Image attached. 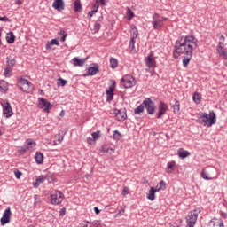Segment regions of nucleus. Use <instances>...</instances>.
Here are the masks:
<instances>
[{
	"label": "nucleus",
	"mask_w": 227,
	"mask_h": 227,
	"mask_svg": "<svg viewBox=\"0 0 227 227\" xmlns=\"http://www.w3.org/2000/svg\"><path fill=\"white\" fill-rule=\"evenodd\" d=\"M198 47V39L193 35L180 36L175 44V49L177 51H188L192 52Z\"/></svg>",
	"instance_id": "obj_1"
},
{
	"label": "nucleus",
	"mask_w": 227,
	"mask_h": 227,
	"mask_svg": "<svg viewBox=\"0 0 227 227\" xmlns=\"http://www.w3.org/2000/svg\"><path fill=\"white\" fill-rule=\"evenodd\" d=\"M180 54H185L186 57H183V67H187L189 66V63H191V59H192V51H179L176 48L173 51V58L175 59H178L180 58Z\"/></svg>",
	"instance_id": "obj_2"
},
{
	"label": "nucleus",
	"mask_w": 227,
	"mask_h": 227,
	"mask_svg": "<svg viewBox=\"0 0 227 227\" xmlns=\"http://www.w3.org/2000/svg\"><path fill=\"white\" fill-rule=\"evenodd\" d=\"M199 116L201 118L205 127H212V125H215V122L217 121L215 113L214 111L209 112V114L207 113H200Z\"/></svg>",
	"instance_id": "obj_3"
},
{
	"label": "nucleus",
	"mask_w": 227,
	"mask_h": 227,
	"mask_svg": "<svg viewBox=\"0 0 227 227\" xmlns=\"http://www.w3.org/2000/svg\"><path fill=\"white\" fill-rule=\"evenodd\" d=\"M18 88H20L21 91H24V93H33L35 85H33V83H31V82L28 80L20 78L18 81Z\"/></svg>",
	"instance_id": "obj_4"
},
{
	"label": "nucleus",
	"mask_w": 227,
	"mask_h": 227,
	"mask_svg": "<svg viewBox=\"0 0 227 227\" xmlns=\"http://www.w3.org/2000/svg\"><path fill=\"white\" fill-rule=\"evenodd\" d=\"M215 173L217 170L214 167H207L201 171V177L204 180H214L215 178Z\"/></svg>",
	"instance_id": "obj_5"
},
{
	"label": "nucleus",
	"mask_w": 227,
	"mask_h": 227,
	"mask_svg": "<svg viewBox=\"0 0 227 227\" xmlns=\"http://www.w3.org/2000/svg\"><path fill=\"white\" fill-rule=\"evenodd\" d=\"M143 106L145 107L147 114H149L150 115L154 114L155 103L150 98H146L143 101Z\"/></svg>",
	"instance_id": "obj_6"
},
{
	"label": "nucleus",
	"mask_w": 227,
	"mask_h": 227,
	"mask_svg": "<svg viewBox=\"0 0 227 227\" xmlns=\"http://www.w3.org/2000/svg\"><path fill=\"white\" fill-rule=\"evenodd\" d=\"M198 221V211L193 210L186 217V227H194V224H196V222Z\"/></svg>",
	"instance_id": "obj_7"
},
{
	"label": "nucleus",
	"mask_w": 227,
	"mask_h": 227,
	"mask_svg": "<svg viewBox=\"0 0 227 227\" xmlns=\"http://www.w3.org/2000/svg\"><path fill=\"white\" fill-rule=\"evenodd\" d=\"M63 202V192L56 190L55 193L51 195V205H61Z\"/></svg>",
	"instance_id": "obj_8"
},
{
	"label": "nucleus",
	"mask_w": 227,
	"mask_h": 227,
	"mask_svg": "<svg viewBox=\"0 0 227 227\" xmlns=\"http://www.w3.org/2000/svg\"><path fill=\"white\" fill-rule=\"evenodd\" d=\"M38 100H39L38 107H40L41 109H43L45 113H49V109H51L52 107V105L51 104V102L47 101L43 98H39Z\"/></svg>",
	"instance_id": "obj_9"
},
{
	"label": "nucleus",
	"mask_w": 227,
	"mask_h": 227,
	"mask_svg": "<svg viewBox=\"0 0 227 227\" xmlns=\"http://www.w3.org/2000/svg\"><path fill=\"white\" fill-rule=\"evenodd\" d=\"M158 114H156V118L159 120L168 113V104L160 101L158 106Z\"/></svg>",
	"instance_id": "obj_10"
},
{
	"label": "nucleus",
	"mask_w": 227,
	"mask_h": 227,
	"mask_svg": "<svg viewBox=\"0 0 227 227\" xmlns=\"http://www.w3.org/2000/svg\"><path fill=\"white\" fill-rule=\"evenodd\" d=\"M11 217H12V209L8 207L7 209L4 210L3 216L0 220L2 226H4V224H8V223H10Z\"/></svg>",
	"instance_id": "obj_11"
},
{
	"label": "nucleus",
	"mask_w": 227,
	"mask_h": 227,
	"mask_svg": "<svg viewBox=\"0 0 227 227\" xmlns=\"http://www.w3.org/2000/svg\"><path fill=\"white\" fill-rule=\"evenodd\" d=\"M114 114L118 121H124V120H127V108H123L122 110L115 108Z\"/></svg>",
	"instance_id": "obj_12"
},
{
	"label": "nucleus",
	"mask_w": 227,
	"mask_h": 227,
	"mask_svg": "<svg viewBox=\"0 0 227 227\" xmlns=\"http://www.w3.org/2000/svg\"><path fill=\"white\" fill-rule=\"evenodd\" d=\"M153 24L154 29H160V27L164 26L163 20H160L159 14L157 13L153 14Z\"/></svg>",
	"instance_id": "obj_13"
},
{
	"label": "nucleus",
	"mask_w": 227,
	"mask_h": 227,
	"mask_svg": "<svg viewBox=\"0 0 227 227\" xmlns=\"http://www.w3.org/2000/svg\"><path fill=\"white\" fill-rule=\"evenodd\" d=\"M121 83L122 84V86H124L126 90L129 88H133V86L136 85V82H134L132 79L129 77H122L121 79Z\"/></svg>",
	"instance_id": "obj_14"
},
{
	"label": "nucleus",
	"mask_w": 227,
	"mask_h": 227,
	"mask_svg": "<svg viewBox=\"0 0 227 227\" xmlns=\"http://www.w3.org/2000/svg\"><path fill=\"white\" fill-rule=\"evenodd\" d=\"M52 8L57 12H62V10H65V2L63 0H55L52 4Z\"/></svg>",
	"instance_id": "obj_15"
},
{
	"label": "nucleus",
	"mask_w": 227,
	"mask_h": 227,
	"mask_svg": "<svg viewBox=\"0 0 227 227\" xmlns=\"http://www.w3.org/2000/svg\"><path fill=\"white\" fill-rule=\"evenodd\" d=\"M100 72V69L98 67V65H95L94 67H90L88 68V74H83V77H88V75H97Z\"/></svg>",
	"instance_id": "obj_16"
},
{
	"label": "nucleus",
	"mask_w": 227,
	"mask_h": 227,
	"mask_svg": "<svg viewBox=\"0 0 227 227\" xmlns=\"http://www.w3.org/2000/svg\"><path fill=\"white\" fill-rule=\"evenodd\" d=\"M4 114L5 118H10L13 114V110L12 109V106L8 102L4 106Z\"/></svg>",
	"instance_id": "obj_17"
},
{
	"label": "nucleus",
	"mask_w": 227,
	"mask_h": 227,
	"mask_svg": "<svg viewBox=\"0 0 227 227\" xmlns=\"http://www.w3.org/2000/svg\"><path fill=\"white\" fill-rule=\"evenodd\" d=\"M88 60V57L85 59H79L77 57H74L72 61H73V65L74 67H84V63H86V61Z\"/></svg>",
	"instance_id": "obj_18"
},
{
	"label": "nucleus",
	"mask_w": 227,
	"mask_h": 227,
	"mask_svg": "<svg viewBox=\"0 0 227 227\" xmlns=\"http://www.w3.org/2000/svg\"><path fill=\"white\" fill-rule=\"evenodd\" d=\"M157 62L155 61V59H153V58H152V55H149L146 59H145V65L146 67H148V68H155Z\"/></svg>",
	"instance_id": "obj_19"
},
{
	"label": "nucleus",
	"mask_w": 227,
	"mask_h": 227,
	"mask_svg": "<svg viewBox=\"0 0 227 227\" xmlns=\"http://www.w3.org/2000/svg\"><path fill=\"white\" fill-rule=\"evenodd\" d=\"M177 155L179 159H187V157L191 156V153L189 151H185L184 148H179L177 151Z\"/></svg>",
	"instance_id": "obj_20"
},
{
	"label": "nucleus",
	"mask_w": 227,
	"mask_h": 227,
	"mask_svg": "<svg viewBox=\"0 0 227 227\" xmlns=\"http://www.w3.org/2000/svg\"><path fill=\"white\" fill-rule=\"evenodd\" d=\"M209 226L213 227H224V222L223 220L219 219L217 220L216 218H214L209 222Z\"/></svg>",
	"instance_id": "obj_21"
},
{
	"label": "nucleus",
	"mask_w": 227,
	"mask_h": 227,
	"mask_svg": "<svg viewBox=\"0 0 227 227\" xmlns=\"http://www.w3.org/2000/svg\"><path fill=\"white\" fill-rule=\"evenodd\" d=\"M175 166H176V163L175 162V160L168 162L167 168H166V173H168V175H171V173L175 171Z\"/></svg>",
	"instance_id": "obj_22"
},
{
	"label": "nucleus",
	"mask_w": 227,
	"mask_h": 227,
	"mask_svg": "<svg viewBox=\"0 0 227 227\" xmlns=\"http://www.w3.org/2000/svg\"><path fill=\"white\" fill-rule=\"evenodd\" d=\"M74 4L75 13H81V12H82V4H81V0H74Z\"/></svg>",
	"instance_id": "obj_23"
},
{
	"label": "nucleus",
	"mask_w": 227,
	"mask_h": 227,
	"mask_svg": "<svg viewBox=\"0 0 227 227\" xmlns=\"http://www.w3.org/2000/svg\"><path fill=\"white\" fill-rule=\"evenodd\" d=\"M46 178H47V177L44 176L43 175L39 176L36 178V182L34 183V187H35V189H37V187H39L41 184H43V182H45V179H46Z\"/></svg>",
	"instance_id": "obj_24"
},
{
	"label": "nucleus",
	"mask_w": 227,
	"mask_h": 227,
	"mask_svg": "<svg viewBox=\"0 0 227 227\" xmlns=\"http://www.w3.org/2000/svg\"><path fill=\"white\" fill-rule=\"evenodd\" d=\"M114 90H116V82L113 80L112 85L106 91V95H114Z\"/></svg>",
	"instance_id": "obj_25"
},
{
	"label": "nucleus",
	"mask_w": 227,
	"mask_h": 227,
	"mask_svg": "<svg viewBox=\"0 0 227 227\" xmlns=\"http://www.w3.org/2000/svg\"><path fill=\"white\" fill-rule=\"evenodd\" d=\"M6 63H7V67H9L10 68H13L17 61L15 60V59L12 58V56H8L6 58Z\"/></svg>",
	"instance_id": "obj_26"
},
{
	"label": "nucleus",
	"mask_w": 227,
	"mask_h": 227,
	"mask_svg": "<svg viewBox=\"0 0 227 227\" xmlns=\"http://www.w3.org/2000/svg\"><path fill=\"white\" fill-rule=\"evenodd\" d=\"M36 164H43V154L42 153H36L35 155Z\"/></svg>",
	"instance_id": "obj_27"
},
{
	"label": "nucleus",
	"mask_w": 227,
	"mask_h": 227,
	"mask_svg": "<svg viewBox=\"0 0 227 227\" xmlns=\"http://www.w3.org/2000/svg\"><path fill=\"white\" fill-rule=\"evenodd\" d=\"M52 45L59 46V41H58V39H52L51 43H48L46 44V51H51V49L52 48Z\"/></svg>",
	"instance_id": "obj_28"
},
{
	"label": "nucleus",
	"mask_w": 227,
	"mask_h": 227,
	"mask_svg": "<svg viewBox=\"0 0 227 227\" xmlns=\"http://www.w3.org/2000/svg\"><path fill=\"white\" fill-rule=\"evenodd\" d=\"M7 43H15V35L13 32H9L6 35Z\"/></svg>",
	"instance_id": "obj_29"
},
{
	"label": "nucleus",
	"mask_w": 227,
	"mask_h": 227,
	"mask_svg": "<svg viewBox=\"0 0 227 227\" xmlns=\"http://www.w3.org/2000/svg\"><path fill=\"white\" fill-rule=\"evenodd\" d=\"M147 200H150V201H153L155 200V188H150L149 193L147 195Z\"/></svg>",
	"instance_id": "obj_30"
},
{
	"label": "nucleus",
	"mask_w": 227,
	"mask_h": 227,
	"mask_svg": "<svg viewBox=\"0 0 227 227\" xmlns=\"http://www.w3.org/2000/svg\"><path fill=\"white\" fill-rule=\"evenodd\" d=\"M0 91H4V93L8 91V82H6V81H0Z\"/></svg>",
	"instance_id": "obj_31"
},
{
	"label": "nucleus",
	"mask_w": 227,
	"mask_h": 227,
	"mask_svg": "<svg viewBox=\"0 0 227 227\" xmlns=\"http://www.w3.org/2000/svg\"><path fill=\"white\" fill-rule=\"evenodd\" d=\"M216 51H217V52H218L219 55L224 54V43H223V42L220 41V42L218 43V46H217V48H216Z\"/></svg>",
	"instance_id": "obj_32"
},
{
	"label": "nucleus",
	"mask_w": 227,
	"mask_h": 227,
	"mask_svg": "<svg viewBox=\"0 0 227 227\" xmlns=\"http://www.w3.org/2000/svg\"><path fill=\"white\" fill-rule=\"evenodd\" d=\"M174 102H175V104L172 105L174 113H179L180 112V101H178V99H174Z\"/></svg>",
	"instance_id": "obj_33"
},
{
	"label": "nucleus",
	"mask_w": 227,
	"mask_h": 227,
	"mask_svg": "<svg viewBox=\"0 0 227 227\" xmlns=\"http://www.w3.org/2000/svg\"><path fill=\"white\" fill-rule=\"evenodd\" d=\"M145 111V105H143V102L140 106H138L137 108L134 109V114H141V113H144Z\"/></svg>",
	"instance_id": "obj_34"
},
{
	"label": "nucleus",
	"mask_w": 227,
	"mask_h": 227,
	"mask_svg": "<svg viewBox=\"0 0 227 227\" xmlns=\"http://www.w3.org/2000/svg\"><path fill=\"white\" fill-rule=\"evenodd\" d=\"M110 67L114 70V68H118V59L114 58L110 59Z\"/></svg>",
	"instance_id": "obj_35"
},
{
	"label": "nucleus",
	"mask_w": 227,
	"mask_h": 227,
	"mask_svg": "<svg viewBox=\"0 0 227 227\" xmlns=\"http://www.w3.org/2000/svg\"><path fill=\"white\" fill-rule=\"evenodd\" d=\"M121 137H123V135H121V133H120V131H118V130L114 131V141H120V139H121Z\"/></svg>",
	"instance_id": "obj_36"
},
{
	"label": "nucleus",
	"mask_w": 227,
	"mask_h": 227,
	"mask_svg": "<svg viewBox=\"0 0 227 227\" xmlns=\"http://www.w3.org/2000/svg\"><path fill=\"white\" fill-rule=\"evenodd\" d=\"M193 101L195 102V104H200V102H201V95H200V93L195 92L193 94Z\"/></svg>",
	"instance_id": "obj_37"
},
{
	"label": "nucleus",
	"mask_w": 227,
	"mask_h": 227,
	"mask_svg": "<svg viewBox=\"0 0 227 227\" xmlns=\"http://www.w3.org/2000/svg\"><path fill=\"white\" fill-rule=\"evenodd\" d=\"M91 136H92L93 141H97V140L100 139V130H98L96 132H92Z\"/></svg>",
	"instance_id": "obj_38"
},
{
	"label": "nucleus",
	"mask_w": 227,
	"mask_h": 227,
	"mask_svg": "<svg viewBox=\"0 0 227 227\" xmlns=\"http://www.w3.org/2000/svg\"><path fill=\"white\" fill-rule=\"evenodd\" d=\"M100 27H102V25L98 21H96L94 24V33H98L100 31Z\"/></svg>",
	"instance_id": "obj_39"
},
{
	"label": "nucleus",
	"mask_w": 227,
	"mask_h": 227,
	"mask_svg": "<svg viewBox=\"0 0 227 227\" xmlns=\"http://www.w3.org/2000/svg\"><path fill=\"white\" fill-rule=\"evenodd\" d=\"M127 15L129 20L134 17V12H132L129 7H127Z\"/></svg>",
	"instance_id": "obj_40"
},
{
	"label": "nucleus",
	"mask_w": 227,
	"mask_h": 227,
	"mask_svg": "<svg viewBox=\"0 0 227 227\" xmlns=\"http://www.w3.org/2000/svg\"><path fill=\"white\" fill-rule=\"evenodd\" d=\"M58 81L59 82L58 86H65L66 84H68V82L63 78H59Z\"/></svg>",
	"instance_id": "obj_41"
},
{
	"label": "nucleus",
	"mask_w": 227,
	"mask_h": 227,
	"mask_svg": "<svg viewBox=\"0 0 227 227\" xmlns=\"http://www.w3.org/2000/svg\"><path fill=\"white\" fill-rule=\"evenodd\" d=\"M137 35H138L137 28H133L131 30V38H137Z\"/></svg>",
	"instance_id": "obj_42"
},
{
	"label": "nucleus",
	"mask_w": 227,
	"mask_h": 227,
	"mask_svg": "<svg viewBox=\"0 0 227 227\" xmlns=\"http://www.w3.org/2000/svg\"><path fill=\"white\" fill-rule=\"evenodd\" d=\"M14 175H15V177L20 180V176H22V172L19 171L18 169H16L14 171Z\"/></svg>",
	"instance_id": "obj_43"
},
{
	"label": "nucleus",
	"mask_w": 227,
	"mask_h": 227,
	"mask_svg": "<svg viewBox=\"0 0 227 227\" xmlns=\"http://www.w3.org/2000/svg\"><path fill=\"white\" fill-rule=\"evenodd\" d=\"M27 149L29 150V148H32L31 145H34V146H36V144L31 140H27Z\"/></svg>",
	"instance_id": "obj_44"
},
{
	"label": "nucleus",
	"mask_w": 227,
	"mask_h": 227,
	"mask_svg": "<svg viewBox=\"0 0 227 227\" xmlns=\"http://www.w3.org/2000/svg\"><path fill=\"white\" fill-rule=\"evenodd\" d=\"M129 187L125 186L121 192L122 196H127V194H129Z\"/></svg>",
	"instance_id": "obj_45"
},
{
	"label": "nucleus",
	"mask_w": 227,
	"mask_h": 227,
	"mask_svg": "<svg viewBox=\"0 0 227 227\" xmlns=\"http://www.w3.org/2000/svg\"><path fill=\"white\" fill-rule=\"evenodd\" d=\"M114 98V94H107L106 102H111Z\"/></svg>",
	"instance_id": "obj_46"
},
{
	"label": "nucleus",
	"mask_w": 227,
	"mask_h": 227,
	"mask_svg": "<svg viewBox=\"0 0 227 227\" xmlns=\"http://www.w3.org/2000/svg\"><path fill=\"white\" fill-rule=\"evenodd\" d=\"M94 13H97V9L91 10V11H90V12H88V17H89V19H91V17H93V14H94Z\"/></svg>",
	"instance_id": "obj_47"
},
{
	"label": "nucleus",
	"mask_w": 227,
	"mask_h": 227,
	"mask_svg": "<svg viewBox=\"0 0 227 227\" xmlns=\"http://www.w3.org/2000/svg\"><path fill=\"white\" fill-rule=\"evenodd\" d=\"M10 72H12V67L6 66V67L4 68V75H8Z\"/></svg>",
	"instance_id": "obj_48"
},
{
	"label": "nucleus",
	"mask_w": 227,
	"mask_h": 227,
	"mask_svg": "<svg viewBox=\"0 0 227 227\" xmlns=\"http://www.w3.org/2000/svg\"><path fill=\"white\" fill-rule=\"evenodd\" d=\"M125 214V209H121L118 214L115 215V217H121Z\"/></svg>",
	"instance_id": "obj_49"
},
{
	"label": "nucleus",
	"mask_w": 227,
	"mask_h": 227,
	"mask_svg": "<svg viewBox=\"0 0 227 227\" xmlns=\"http://www.w3.org/2000/svg\"><path fill=\"white\" fill-rule=\"evenodd\" d=\"M0 21H2V22H10L11 20L8 19V17L4 16V17H0Z\"/></svg>",
	"instance_id": "obj_50"
},
{
	"label": "nucleus",
	"mask_w": 227,
	"mask_h": 227,
	"mask_svg": "<svg viewBox=\"0 0 227 227\" xmlns=\"http://www.w3.org/2000/svg\"><path fill=\"white\" fill-rule=\"evenodd\" d=\"M135 43H136V38L130 37L129 45L132 46V49H134Z\"/></svg>",
	"instance_id": "obj_51"
},
{
	"label": "nucleus",
	"mask_w": 227,
	"mask_h": 227,
	"mask_svg": "<svg viewBox=\"0 0 227 227\" xmlns=\"http://www.w3.org/2000/svg\"><path fill=\"white\" fill-rule=\"evenodd\" d=\"M56 137L58 138L59 145L63 141V138H64V137L61 136V134L57 135Z\"/></svg>",
	"instance_id": "obj_52"
},
{
	"label": "nucleus",
	"mask_w": 227,
	"mask_h": 227,
	"mask_svg": "<svg viewBox=\"0 0 227 227\" xmlns=\"http://www.w3.org/2000/svg\"><path fill=\"white\" fill-rule=\"evenodd\" d=\"M100 3L101 6H106V0H96V4H98Z\"/></svg>",
	"instance_id": "obj_53"
},
{
	"label": "nucleus",
	"mask_w": 227,
	"mask_h": 227,
	"mask_svg": "<svg viewBox=\"0 0 227 227\" xmlns=\"http://www.w3.org/2000/svg\"><path fill=\"white\" fill-rule=\"evenodd\" d=\"M67 212V209L65 207H63L60 211H59V217H63L65 215Z\"/></svg>",
	"instance_id": "obj_54"
},
{
	"label": "nucleus",
	"mask_w": 227,
	"mask_h": 227,
	"mask_svg": "<svg viewBox=\"0 0 227 227\" xmlns=\"http://www.w3.org/2000/svg\"><path fill=\"white\" fill-rule=\"evenodd\" d=\"M159 187H161V190L166 189V182H164V180H161L160 182V186Z\"/></svg>",
	"instance_id": "obj_55"
},
{
	"label": "nucleus",
	"mask_w": 227,
	"mask_h": 227,
	"mask_svg": "<svg viewBox=\"0 0 227 227\" xmlns=\"http://www.w3.org/2000/svg\"><path fill=\"white\" fill-rule=\"evenodd\" d=\"M98 8H100V5L98 4H93V9L92 10H96V12H98Z\"/></svg>",
	"instance_id": "obj_56"
},
{
	"label": "nucleus",
	"mask_w": 227,
	"mask_h": 227,
	"mask_svg": "<svg viewBox=\"0 0 227 227\" xmlns=\"http://www.w3.org/2000/svg\"><path fill=\"white\" fill-rule=\"evenodd\" d=\"M220 215H221L222 219H226L227 218V214L223 212V211L220 212Z\"/></svg>",
	"instance_id": "obj_57"
},
{
	"label": "nucleus",
	"mask_w": 227,
	"mask_h": 227,
	"mask_svg": "<svg viewBox=\"0 0 227 227\" xmlns=\"http://www.w3.org/2000/svg\"><path fill=\"white\" fill-rule=\"evenodd\" d=\"M94 212L96 215H98L100 214V209H98L97 207H94Z\"/></svg>",
	"instance_id": "obj_58"
},
{
	"label": "nucleus",
	"mask_w": 227,
	"mask_h": 227,
	"mask_svg": "<svg viewBox=\"0 0 227 227\" xmlns=\"http://www.w3.org/2000/svg\"><path fill=\"white\" fill-rule=\"evenodd\" d=\"M104 20V16H99L98 18V20H97V21L96 22H102Z\"/></svg>",
	"instance_id": "obj_59"
},
{
	"label": "nucleus",
	"mask_w": 227,
	"mask_h": 227,
	"mask_svg": "<svg viewBox=\"0 0 227 227\" xmlns=\"http://www.w3.org/2000/svg\"><path fill=\"white\" fill-rule=\"evenodd\" d=\"M67 34H65L64 35H62L60 42H65L67 40Z\"/></svg>",
	"instance_id": "obj_60"
},
{
	"label": "nucleus",
	"mask_w": 227,
	"mask_h": 227,
	"mask_svg": "<svg viewBox=\"0 0 227 227\" xmlns=\"http://www.w3.org/2000/svg\"><path fill=\"white\" fill-rule=\"evenodd\" d=\"M59 35L63 36L64 35H67V32H65L64 29H61V30L59 32Z\"/></svg>",
	"instance_id": "obj_61"
},
{
	"label": "nucleus",
	"mask_w": 227,
	"mask_h": 227,
	"mask_svg": "<svg viewBox=\"0 0 227 227\" xmlns=\"http://www.w3.org/2000/svg\"><path fill=\"white\" fill-rule=\"evenodd\" d=\"M155 192H159L160 191H162L161 187H159V185L154 188Z\"/></svg>",
	"instance_id": "obj_62"
},
{
	"label": "nucleus",
	"mask_w": 227,
	"mask_h": 227,
	"mask_svg": "<svg viewBox=\"0 0 227 227\" xmlns=\"http://www.w3.org/2000/svg\"><path fill=\"white\" fill-rule=\"evenodd\" d=\"M93 141V139L91 138V137H88L87 138V143H88V145H91V142Z\"/></svg>",
	"instance_id": "obj_63"
},
{
	"label": "nucleus",
	"mask_w": 227,
	"mask_h": 227,
	"mask_svg": "<svg viewBox=\"0 0 227 227\" xmlns=\"http://www.w3.org/2000/svg\"><path fill=\"white\" fill-rule=\"evenodd\" d=\"M170 227H180V226L178 225V223H174L170 224Z\"/></svg>",
	"instance_id": "obj_64"
}]
</instances>
